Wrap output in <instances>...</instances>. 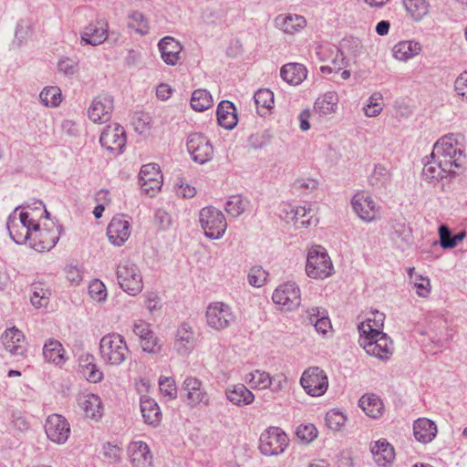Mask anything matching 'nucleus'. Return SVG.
<instances>
[{"mask_svg": "<svg viewBox=\"0 0 467 467\" xmlns=\"http://www.w3.org/2000/svg\"><path fill=\"white\" fill-rule=\"evenodd\" d=\"M463 136L460 133H450L439 139L430 155L431 159L446 160L449 167L457 170L462 166L464 154L462 149ZM429 159V157H426Z\"/></svg>", "mask_w": 467, "mask_h": 467, "instance_id": "nucleus-1", "label": "nucleus"}, {"mask_svg": "<svg viewBox=\"0 0 467 467\" xmlns=\"http://www.w3.org/2000/svg\"><path fill=\"white\" fill-rule=\"evenodd\" d=\"M99 353L105 364L119 366L130 356L125 338L118 333H109L101 337Z\"/></svg>", "mask_w": 467, "mask_h": 467, "instance_id": "nucleus-2", "label": "nucleus"}, {"mask_svg": "<svg viewBox=\"0 0 467 467\" xmlns=\"http://www.w3.org/2000/svg\"><path fill=\"white\" fill-rule=\"evenodd\" d=\"M359 346L369 356L387 361L394 353L393 340L384 332L359 334Z\"/></svg>", "mask_w": 467, "mask_h": 467, "instance_id": "nucleus-3", "label": "nucleus"}, {"mask_svg": "<svg viewBox=\"0 0 467 467\" xmlns=\"http://www.w3.org/2000/svg\"><path fill=\"white\" fill-rule=\"evenodd\" d=\"M333 271V264L327 250L321 245L312 246L306 258V275L313 279H325L332 275Z\"/></svg>", "mask_w": 467, "mask_h": 467, "instance_id": "nucleus-4", "label": "nucleus"}, {"mask_svg": "<svg viewBox=\"0 0 467 467\" xmlns=\"http://www.w3.org/2000/svg\"><path fill=\"white\" fill-rule=\"evenodd\" d=\"M117 279L121 289L130 296H137L143 289L142 275L139 267L130 260H122L117 266Z\"/></svg>", "mask_w": 467, "mask_h": 467, "instance_id": "nucleus-5", "label": "nucleus"}, {"mask_svg": "<svg viewBox=\"0 0 467 467\" xmlns=\"http://www.w3.org/2000/svg\"><path fill=\"white\" fill-rule=\"evenodd\" d=\"M199 221L205 236L209 239L222 238L227 228L223 213L212 206L204 207L200 211Z\"/></svg>", "mask_w": 467, "mask_h": 467, "instance_id": "nucleus-6", "label": "nucleus"}, {"mask_svg": "<svg viewBox=\"0 0 467 467\" xmlns=\"http://www.w3.org/2000/svg\"><path fill=\"white\" fill-rule=\"evenodd\" d=\"M205 317L208 326L215 330L225 329L235 321L232 307L219 301L209 304Z\"/></svg>", "mask_w": 467, "mask_h": 467, "instance_id": "nucleus-7", "label": "nucleus"}, {"mask_svg": "<svg viewBox=\"0 0 467 467\" xmlns=\"http://www.w3.org/2000/svg\"><path fill=\"white\" fill-rule=\"evenodd\" d=\"M300 384L308 395L320 397L327 390L328 379L326 372L319 367H310L304 370Z\"/></svg>", "mask_w": 467, "mask_h": 467, "instance_id": "nucleus-8", "label": "nucleus"}, {"mask_svg": "<svg viewBox=\"0 0 467 467\" xmlns=\"http://www.w3.org/2000/svg\"><path fill=\"white\" fill-rule=\"evenodd\" d=\"M187 150L192 160L198 164H205L213 157V146L202 133L194 132L187 138Z\"/></svg>", "mask_w": 467, "mask_h": 467, "instance_id": "nucleus-9", "label": "nucleus"}, {"mask_svg": "<svg viewBox=\"0 0 467 467\" xmlns=\"http://www.w3.org/2000/svg\"><path fill=\"white\" fill-rule=\"evenodd\" d=\"M288 445L286 434L278 427H270L260 436L259 449L264 455H278Z\"/></svg>", "mask_w": 467, "mask_h": 467, "instance_id": "nucleus-10", "label": "nucleus"}, {"mask_svg": "<svg viewBox=\"0 0 467 467\" xmlns=\"http://www.w3.org/2000/svg\"><path fill=\"white\" fill-rule=\"evenodd\" d=\"M61 231V225H57L56 231H51L41 228L39 223H33L29 245L38 252L49 251L57 244Z\"/></svg>", "mask_w": 467, "mask_h": 467, "instance_id": "nucleus-11", "label": "nucleus"}, {"mask_svg": "<svg viewBox=\"0 0 467 467\" xmlns=\"http://www.w3.org/2000/svg\"><path fill=\"white\" fill-rule=\"evenodd\" d=\"M99 142L102 147L111 152L122 153L127 143L124 128L118 123L108 125L100 134Z\"/></svg>", "mask_w": 467, "mask_h": 467, "instance_id": "nucleus-12", "label": "nucleus"}, {"mask_svg": "<svg viewBox=\"0 0 467 467\" xmlns=\"http://www.w3.org/2000/svg\"><path fill=\"white\" fill-rule=\"evenodd\" d=\"M272 299L275 304L283 309L291 311L300 306L301 293L298 285L294 282L280 285L273 293Z\"/></svg>", "mask_w": 467, "mask_h": 467, "instance_id": "nucleus-13", "label": "nucleus"}, {"mask_svg": "<svg viewBox=\"0 0 467 467\" xmlns=\"http://www.w3.org/2000/svg\"><path fill=\"white\" fill-rule=\"evenodd\" d=\"M182 390L185 392L187 404L192 408L210 404V396L199 379L192 376L186 377L182 383Z\"/></svg>", "mask_w": 467, "mask_h": 467, "instance_id": "nucleus-14", "label": "nucleus"}, {"mask_svg": "<svg viewBox=\"0 0 467 467\" xmlns=\"http://www.w3.org/2000/svg\"><path fill=\"white\" fill-rule=\"evenodd\" d=\"M162 175L160 167L156 163H148L142 165L139 173V183L143 192L153 195L161 188Z\"/></svg>", "mask_w": 467, "mask_h": 467, "instance_id": "nucleus-15", "label": "nucleus"}, {"mask_svg": "<svg viewBox=\"0 0 467 467\" xmlns=\"http://www.w3.org/2000/svg\"><path fill=\"white\" fill-rule=\"evenodd\" d=\"M45 431L50 441L63 444L68 439L70 427L65 417L58 414H52L47 419Z\"/></svg>", "mask_w": 467, "mask_h": 467, "instance_id": "nucleus-16", "label": "nucleus"}, {"mask_svg": "<svg viewBox=\"0 0 467 467\" xmlns=\"http://www.w3.org/2000/svg\"><path fill=\"white\" fill-rule=\"evenodd\" d=\"M113 99L110 96L95 98L88 109V116L94 123H106L111 118Z\"/></svg>", "mask_w": 467, "mask_h": 467, "instance_id": "nucleus-17", "label": "nucleus"}, {"mask_svg": "<svg viewBox=\"0 0 467 467\" xmlns=\"http://www.w3.org/2000/svg\"><path fill=\"white\" fill-rule=\"evenodd\" d=\"M450 174H456V171L449 167L446 160H428L424 162L421 176L429 183H436Z\"/></svg>", "mask_w": 467, "mask_h": 467, "instance_id": "nucleus-18", "label": "nucleus"}, {"mask_svg": "<svg viewBox=\"0 0 467 467\" xmlns=\"http://www.w3.org/2000/svg\"><path fill=\"white\" fill-rule=\"evenodd\" d=\"M81 44L99 46L108 38V24L104 20H97L84 27L80 34Z\"/></svg>", "mask_w": 467, "mask_h": 467, "instance_id": "nucleus-19", "label": "nucleus"}, {"mask_svg": "<svg viewBox=\"0 0 467 467\" xmlns=\"http://www.w3.org/2000/svg\"><path fill=\"white\" fill-rule=\"evenodd\" d=\"M2 343L11 355L22 357L26 352V337L22 331L16 327L7 328L1 337Z\"/></svg>", "mask_w": 467, "mask_h": 467, "instance_id": "nucleus-20", "label": "nucleus"}, {"mask_svg": "<svg viewBox=\"0 0 467 467\" xmlns=\"http://www.w3.org/2000/svg\"><path fill=\"white\" fill-rule=\"evenodd\" d=\"M351 204L355 213L364 222L369 223L375 220L377 206L370 196L364 193H357L353 196Z\"/></svg>", "mask_w": 467, "mask_h": 467, "instance_id": "nucleus-21", "label": "nucleus"}, {"mask_svg": "<svg viewBox=\"0 0 467 467\" xmlns=\"http://www.w3.org/2000/svg\"><path fill=\"white\" fill-rule=\"evenodd\" d=\"M130 234L128 220L120 217L112 218L107 228V235L112 244L121 246L128 240Z\"/></svg>", "mask_w": 467, "mask_h": 467, "instance_id": "nucleus-22", "label": "nucleus"}, {"mask_svg": "<svg viewBox=\"0 0 467 467\" xmlns=\"http://www.w3.org/2000/svg\"><path fill=\"white\" fill-rule=\"evenodd\" d=\"M130 461L133 467H149L152 455L148 444L142 441H132L128 447Z\"/></svg>", "mask_w": 467, "mask_h": 467, "instance_id": "nucleus-23", "label": "nucleus"}, {"mask_svg": "<svg viewBox=\"0 0 467 467\" xmlns=\"http://www.w3.org/2000/svg\"><path fill=\"white\" fill-rule=\"evenodd\" d=\"M162 60L171 66L178 63L181 57L182 47L181 43L172 36H164L158 44Z\"/></svg>", "mask_w": 467, "mask_h": 467, "instance_id": "nucleus-24", "label": "nucleus"}, {"mask_svg": "<svg viewBox=\"0 0 467 467\" xmlns=\"http://www.w3.org/2000/svg\"><path fill=\"white\" fill-rule=\"evenodd\" d=\"M195 333L188 323H182L177 329L174 348L181 355L190 353L194 348Z\"/></svg>", "mask_w": 467, "mask_h": 467, "instance_id": "nucleus-25", "label": "nucleus"}, {"mask_svg": "<svg viewBox=\"0 0 467 467\" xmlns=\"http://www.w3.org/2000/svg\"><path fill=\"white\" fill-rule=\"evenodd\" d=\"M140 407L143 420L152 427L160 425L162 418L161 409L156 400L147 395L141 396Z\"/></svg>", "mask_w": 467, "mask_h": 467, "instance_id": "nucleus-26", "label": "nucleus"}, {"mask_svg": "<svg viewBox=\"0 0 467 467\" xmlns=\"http://www.w3.org/2000/svg\"><path fill=\"white\" fill-rule=\"evenodd\" d=\"M17 210L18 207H16L15 211L8 216L6 222V228L9 233L10 238L16 244H23L30 241L32 231L31 228H27V226L21 225V223H18V219L16 215Z\"/></svg>", "mask_w": 467, "mask_h": 467, "instance_id": "nucleus-27", "label": "nucleus"}, {"mask_svg": "<svg viewBox=\"0 0 467 467\" xmlns=\"http://www.w3.org/2000/svg\"><path fill=\"white\" fill-rule=\"evenodd\" d=\"M78 401L86 417L96 420L102 417V402L98 395L93 393H83L78 397Z\"/></svg>", "mask_w": 467, "mask_h": 467, "instance_id": "nucleus-28", "label": "nucleus"}, {"mask_svg": "<svg viewBox=\"0 0 467 467\" xmlns=\"http://www.w3.org/2000/svg\"><path fill=\"white\" fill-rule=\"evenodd\" d=\"M413 434L418 441L429 443L437 435V426L434 421L427 418H420L414 421Z\"/></svg>", "mask_w": 467, "mask_h": 467, "instance_id": "nucleus-29", "label": "nucleus"}, {"mask_svg": "<svg viewBox=\"0 0 467 467\" xmlns=\"http://www.w3.org/2000/svg\"><path fill=\"white\" fill-rule=\"evenodd\" d=\"M216 115L218 124L226 130H233L237 125L235 107L231 101H221L217 107Z\"/></svg>", "mask_w": 467, "mask_h": 467, "instance_id": "nucleus-30", "label": "nucleus"}, {"mask_svg": "<svg viewBox=\"0 0 467 467\" xmlns=\"http://www.w3.org/2000/svg\"><path fill=\"white\" fill-rule=\"evenodd\" d=\"M280 76L288 84L296 86L306 78L307 70L303 64L288 63L281 67Z\"/></svg>", "mask_w": 467, "mask_h": 467, "instance_id": "nucleus-31", "label": "nucleus"}, {"mask_svg": "<svg viewBox=\"0 0 467 467\" xmlns=\"http://www.w3.org/2000/svg\"><path fill=\"white\" fill-rule=\"evenodd\" d=\"M374 461L379 466H386L395 457L394 449L386 440H379L370 447Z\"/></svg>", "mask_w": 467, "mask_h": 467, "instance_id": "nucleus-32", "label": "nucleus"}, {"mask_svg": "<svg viewBox=\"0 0 467 467\" xmlns=\"http://www.w3.org/2000/svg\"><path fill=\"white\" fill-rule=\"evenodd\" d=\"M227 400L236 406H244L251 404L254 400V395L244 384H236L228 387L225 390Z\"/></svg>", "mask_w": 467, "mask_h": 467, "instance_id": "nucleus-33", "label": "nucleus"}, {"mask_svg": "<svg viewBox=\"0 0 467 467\" xmlns=\"http://www.w3.org/2000/svg\"><path fill=\"white\" fill-rule=\"evenodd\" d=\"M420 51V44L414 40L400 41L392 48L393 57L400 61H408L419 55Z\"/></svg>", "mask_w": 467, "mask_h": 467, "instance_id": "nucleus-34", "label": "nucleus"}, {"mask_svg": "<svg viewBox=\"0 0 467 467\" xmlns=\"http://www.w3.org/2000/svg\"><path fill=\"white\" fill-rule=\"evenodd\" d=\"M306 318L317 333L325 335L331 328V322L325 309L312 307L306 311Z\"/></svg>", "mask_w": 467, "mask_h": 467, "instance_id": "nucleus-35", "label": "nucleus"}, {"mask_svg": "<svg viewBox=\"0 0 467 467\" xmlns=\"http://www.w3.org/2000/svg\"><path fill=\"white\" fill-rule=\"evenodd\" d=\"M359 407L370 418L378 419L382 416L384 405L379 396L365 394L358 401Z\"/></svg>", "mask_w": 467, "mask_h": 467, "instance_id": "nucleus-36", "label": "nucleus"}, {"mask_svg": "<svg viewBox=\"0 0 467 467\" xmlns=\"http://www.w3.org/2000/svg\"><path fill=\"white\" fill-rule=\"evenodd\" d=\"M43 356L46 361L52 362L56 365L65 363V349L62 344L54 338L47 340L43 347Z\"/></svg>", "mask_w": 467, "mask_h": 467, "instance_id": "nucleus-37", "label": "nucleus"}, {"mask_svg": "<svg viewBox=\"0 0 467 467\" xmlns=\"http://www.w3.org/2000/svg\"><path fill=\"white\" fill-rule=\"evenodd\" d=\"M275 25L284 33L294 34L306 26V19L298 15H279Z\"/></svg>", "mask_w": 467, "mask_h": 467, "instance_id": "nucleus-38", "label": "nucleus"}, {"mask_svg": "<svg viewBox=\"0 0 467 467\" xmlns=\"http://www.w3.org/2000/svg\"><path fill=\"white\" fill-rule=\"evenodd\" d=\"M127 26L140 36L150 33L149 18L140 11H131L127 16Z\"/></svg>", "mask_w": 467, "mask_h": 467, "instance_id": "nucleus-39", "label": "nucleus"}, {"mask_svg": "<svg viewBox=\"0 0 467 467\" xmlns=\"http://www.w3.org/2000/svg\"><path fill=\"white\" fill-rule=\"evenodd\" d=\"M337 103V94L335 91H327L316 99L314 108L319 114L328 115L336 111Z\"/></svg>", "mask_w": 467, "mask_h": 467, "instance_id": "nucleus-40", "label": "nucleus"}, {"mask_svg": "<svg viewBox=\"0 0 467 467\" xmlns=\"http://www.w3.org/2000/svg\"><path fill=\"white\" fill-rule=\"evenodd\" d=\"M390 172L384 165L376 164L372 173L368 177L369 185L376 190L386 189L390 182Z\"/></svg>", "mask_w": 467, "mask_h": 467, "instance_id": "nucleus-41", "label": "nucleus"}, {"mask_svg": "<svg viewBox=\"0 0 467 467\" xmlns=\"http://www.w3.org/2000/svg\"><path fill=\"white\" fill-rule=\"evenodd\" d=\"M94 356L87 354L80 358V366L82 367V373L89 382L97 383L103 379V373L94 364Z\"/></svg>", "mask_w": 467, "mask_h": 467, "instance_id": "nucleus-42", "label": "nucleus"}, {"mask_svg": "<svg viewBox=\"0 0 467 467\" xmlns=\"http://www.w3.org/2000/svg\"><path fill=\"white\" fill-rule=\"evenodd\" d=\"M371 317H368L366 321L358 325L359 334H371L376 332H383L385 315L378 310L371 313Z\"/></svg>", "mask_w": 467, "mask_h": 467, "instance_id": "nucleus-43", "label": "nucleus"}, {"mask_svg": "<svg viewBox=\"0 0 467 467\" xmlns=\"http://www.w3.org/2000/svg\"><path fill=\"white\" fill-rule=\"evenodd\" d=\"M254 100L257 113L260 116H265L274 106V93L268 88H260L254 93Z\"/></svg>", "mask_w": 467, "mask_h": 467, "instance_id": "nucleus-44", "label": "nucleus"}, {"mask_svg": "<svg viewBox=\"0 0 467 467\" xmlns=\"http://www.w3.org/2000/svg\"><path fill=\"white\" fill-rule=\"evenodd\" d=\"M406 11L413 20L420 21L429 13V3L426 0H402Z\"/></svg>", "mask_w": 467, "mask_h": 467, "instance_id": "nucleus-45", "label": "nucleus"}, {"mask_svg": "<svg viewBox=\"0 0 467 467\" xmlns=\"http://www.w3.org/2000/svg\"><path fill=\"white\" fill-rule=\"evenodd\" d=\"M30 302L36 308L45 307L49 303L51 291L41 283L32 285Z\"/></svg>", "mask_w": 467, "mask_h": 467, "instance_id": "nucleus-46", "label": "nucleus"}, {"mask_svg": "<svg viewBox=\"0 0 467 467\" xmlns=\"http://www.w3.org/2000/svg\"><path fill=\"white\" fill-rule=\"evenodd\" d=\"M213 98L206 89H196L191 98V106L196 111H204L213 105Z\"/></svg>", "mask_w": 467, "mask_h": 467, "instance_id": "nucleus-47", "label": "nucleus"}, {"mask_svg": "<svg viewBox=\"0 0 467 467\" xmlns=\"http://www.w3.org/2000/svg\"><path fill=\"white\" fill-rule=\"evenodd\" d=\"M39 98L45 106L55 108L61 102V91L55 86L47 87L40 92Z\"/></svg>", "mask_w": 467, "mask_h": 467, "instance_id": "nucleus-48", "label": "nucleus"}, {"mask_svg": "<svg viewBox=\"0 0 467 467\" xmlns=\"http://www.w3.org/2000/svg\"><path fill=\"white\" fill-rule=\"evenodd\" d=\"M249 384L254 389H265L271 387V376L269 373L256 369L249 375Z\"/></svg>", "mask_w": 467, "mask_h": 467, "instance_id": "nucleus-49", "label": "nucleus"}, {"mask_svg": "<svg viewBox=\"0 0 467 467\" xmlns=\"http://www.w3.org/2000/svg\"><path fill=\"white\" fill-rule=\"evenodd\" d=\"M296 437L305 443H309L317 436V430L312 423L301 424L296 428Z\"/></svg>", "mask_w": 467, "mask_h": 467, "instance_id": "nucleus-50", "label": "nucleus"}, {"mask_svg": "<svg viewBox=\"0 0 467 467\" xmlns=\"http://www.w3.org/2000/svg\"><path fill=\"white\" fill-rule=\"evenodd\" d=\"M346 420L347 417L337 410H331L326 415L327 426L333 431H338L345 424Z\"/></svg>", "mask_w": 467, "mask_h": 467, "instance_id": "nucleus-51", "label": "nucleus"}, {"mask_svg": "<svg viewBox=\"0 0 467 467\" xmlns=\"http://www.w3.org/2000/svg\"><path fill=\"white\" fill-rule=\"evenodd\" d=\"M268 273L262 266H254L248 274V282L254 287H261L265 285Z\"/></svg>", "mask_w": 467, "mask_h": 467, "instance_id": "nucleus-52", "label": "nucleus"}, {"mask_svg": "<svg viewBox=\"0 0 467 467\" xmlns=\"http://www.w3.org/2000/svg\"><path fill=\"white\" fill-rule=\"evenodd\" d=\"M159 387L161 392L168 397L169 400H174L177 397V388L172 378L161 377L159 379Z\"/></svg>", "mask_w": 467, "mask_h": 467, "instance_id": "nucleus-53", "label": "nucleus"}, {"mask_svg": "<svg viewBox=\"0 0 467 467\" xmlns=\"http://www.w3.org/2000/svg\"><path fill=\"white\" fill-rule=\"evenodd\" d=\"M224 209L228 214L238 217L244 212L245 205L240 196H232L225 202Z\"/></svg>", "mask_w": 467, "mask_h": 467, "instance_id": "nucleus-54", "label": "nucleus"}, {"mask_svg": "<svg viewBox=\"0 0 467 467\" xmlns=\"http://www.w3.org/2000/svg\"><path fill=\"white\" fill-rule=\"evenodd\" d=\"M439 236L441 246L444 249H451L456 246L453 235L448 226L441 224L439 227Z\"/></svg>", "mask_w": 467, "mask_h": 467, "instance_id": "nucleus-55", "label": "nucleus"}, {"mask_svg": "<svg viewBox=\"0 0 467 467\" xmlns=\"http://www.w3.org/2000/svg\"><path fill=\"white\" fill-rule=\"evenodd\" d=\"M59 72L66 76H72L77 72L78 63L76 60L69 57H63L57 63Z\"/></svg>", "mask_w": 467, "mask_h": 467, "instance_id": "nucleus-56", "label": "nucleus"}, {"mask_svg": "<svg viewBox=\"0 0 467 467\" xmlns=\"http://www.w3.org/2000/svg\"><path fill=\"white\" fill-rule=\"evenodd\" d=\"M89 294L91 297L94 300H97L99 302L103 301L106 299L107 296V290L105 285L99 281L95 280L90 285H89Z\"/></svg>", "mask_w": 467, "mask_h": 467, "instance_id": "nucleus-57", "label": "nucleus"}, {"mask_svg": "<svg viewBox=\"0 0 467 467\" xmlns=\"http://www.w3.org/2000/svg\"><path fill=\"white\" fill-rule=\"evenodd\" d=\"M416 293L420 297H427L431 293V283L428 277L419 275L414 282Z\"/></svg>", "mask_w": 467, "mask_h": 467, "instance_id": "nucleus-58", "label": "nucleus"}, {"mask_svg": "<svg viewBox=\"0 0 467 467\" xmlns=\"http://www.w3.org/2000/svg\"><path fill=\"white\" fill-rule=\"evenodd\" d=\"M142 350L148 353H158L161 350L159 338L152 333L150 337H147L140 341Z\"/></svg>", "mask_w": 467, "mask_h": 467, "instance_id": "nucleus-59", "label": "nucleus"}, {"mask_svg": "<svg viewBox=\"0 0 467 467\" xmlns=\"http://www.w3.org/2000/svg\"><path fill=\"white\" fill-rule=\"evenodd\" d=\"M454 88L462 100L467 101V71L462 72L454 82Z\"/></svg>", "mask_w": 467, "mask_h": 467, "instance_id": "nucleus-60", "label": "nucleus"}, {"mask_svg": "<svg viewBox=\"0 0 467 467\" xmlns=\"http://www.w3.org/2000/svg\"><path fill=\"white\" fill-rule=\"evenodd\" d=\"M150 324L142 320L135 321L133 324V332L140 337V341L145 339L147 337H150L153 331L150 327Z\"/></svg>", "mask_w": 467, "mask_h": 467, "instance_id": "nucleus-61", "label": "nucleus"}, {"mask_svg": "<svg viewBox=\"0 0 467 467\" xmlns=\"http://www.w3.org/2000/svg\"><path fill=\"white\" fill-rule=\"evenodd\" d=\"M66 271L67 278L70 283L78 285L82 281V273L78 267L67 265Z\"/></svg>", "mask_w": 467, "mask_h": 467, "instance_id": "nucleus-62", "label": "nucleus"}, {"mask_svg": "<svg viewBox=\"0 0 467 467\" xmlns=\"http://www.w3.org/2000/svg\"><path fill=\"white\" fill-rule=\"evenodd\" d=\"M290 212L288 213H291V220L295 221V223H297L300 218H303L306 216L307 212H310V208L306 209V206H297L296 208L289 207Z\"/></svg>", "mask_w": 467, "mask_h": 467, "instance_id": "nucleus-63", "label": "nucleus"}, {"mask_svg": "<svg viewBox=\"0 0 467 467\" xmlns=\"http://www.w3.org/2000/svg\"><path fill=\"white\" fill-rule=\"evenodd\" d=\"M172 93V89L168 84H160L156 88V96L161 100L168 99Z\"/></svg>", "mask_w": 467, "mask_h": 467, "instance_id": "nucleus-64", "label": "nucleus"}]
</instances>
